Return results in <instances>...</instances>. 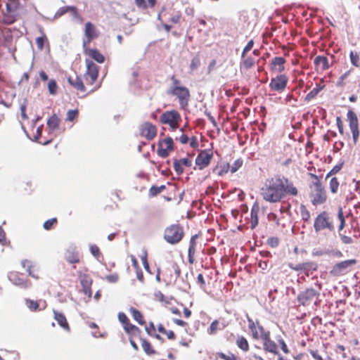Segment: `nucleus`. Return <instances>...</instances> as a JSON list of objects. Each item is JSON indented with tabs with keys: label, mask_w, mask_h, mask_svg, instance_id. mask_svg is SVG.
<instances>
[{
	"label": "nucleus",
	"mask_w": 360,
	"mask_h": 360,
	"mask_svg": "<svg viewBox=\"0 0 360 360\" xmlns=\"http://www.w3.org/2000/svg\"><path fill=\"white\" fill-rule=\"evenodd\" d=\"M264 200L276 203L281 202L287 195L296 196L297 188L287 178L274 176L266 180L261 188L260 193Z\"/></svg>",
	"instance_id": "f257e3e1"
},
{
	"label": "nucleus",
	"mask_w": 360,
	"mask_h": 360,
	"mask_svg": "<svg viewBox=\"0 0 360 360\" xmlns=\"http://www.w3.org/2000/svg\"><path fill=\"white\" fill-rule=\"evenodd\" d=\"M85 63L86 70L82 79L86 86L88 87L87 94L89 95L98 90L101 86V82H97L99 67L89 59H86Z\"/></svg>",
	"instance_id": "f03ea898"
},
{
	"label": "nucleus",
	"mask_w": 360,
	"mask_h": 360,
	"mask_svg": "<svg viewBox=\"0 0 360 360\" xmlns=\"http://www.w3.org/2000/svg\"><path fill=\"white\" fill-rule=\"evenodd\" d=\"M184 236V227L180 224H173L165 228L164 239L171 245L179 243Z\"/></svg>",
	"instance_id": "7ed1b4c3"
},
{
	"label": "nucleus",
	"mask_w": 360,
	"mask_h": 360,
	"mask_svg": "<svg viewBox=\"0 0 360 360\" xmlns=\"http://www.w3.org/2000/svg\"><path fill=\"white\" fill-rule=\"evenodd\" d=\"M159 121L162 124L169 125L171 130L175 131L180 126L181 117L176 110H167L160 115Z\"/></svg>",
	"instance_id": "20e7f679"
},
{
	"label": "nucleus",
	"mask_w": 360,
	"mask_h": 360,
	"mask_svg": "<svg viewBox=\"0 0 360 360\" xmlns=\"http://www.w3.org/2000/svg\"><path fill=\"white\" fill-rule=\"evenodd\" d=\"M161 271L162 279L167 285L174 283L181 275V269L175 262L169 264Z\"/></svg>",
	"instance_id": "39448f33"
},
{
	"label": "nucleus",
	"mask_w": 360,
	"mask_h": 360,
	"mask_svg": "<svg viewBox=\"0 0 360 360\" xmlns=\"http://www.w3.org/2000/svg\"><path fill=\"white\" fill-rule=\"evenodd\" d=\"M20 5L19 0H7L6 10L3 12L1 22L6 25H11L16 20V11Z\"/></svg>",
	"instance_id": "423d86ee"
},
{
	"label": "nucleus",
	"mask_w": 360,
	"mask_h": 360,
	"mask_svg": "<svg viewBox=\"0 0 360 360\" xmlns=\"http://www.w3.org/2000/svg\"><path fill=\"white\" fill-rule=\"evenodd\" d=\"M119 321L121 323L124 330L129 336H137L141 334V329L130 322L129 319L124 312H119L117 315Z\"/></svg>",
	"instance_id": "0eeeda50"
},
{
	"label": "nucleus",
	"mask_w": 360,
	"mask_h": 360,
	"mask_svg": "<svg viewBox=\"0 0 360 360\" xmlns=\"http://www.w3.org/2000/svg\"><path fill=\"white\" fill-rule=\"evenodd\" d=\"M169 93L178 98L179 105L182 108L188 106L191 94L187 87L170 88Z\"/></svg>",
	"instance_id": "6e6552de"
},
{
	"label": "nucleus",
	"mask_w": 360,
	"mask_h": 360,
	"mask_svg": "<svg viewBox=\"0 0 360 360\" xmlns=\"http://www.w3.org/2000/svg\"><path fill=\"white\" fill-rule=\"evenodd\" d=\"M288 77L285 75H278L271 79L269 87L271 91L281 94L286 89Z\"/></svg>",
	"instance_id": "1a4fd4ad"
},
{
	"label": "nucleus",
	"mask_w": 360,
	"mask_h": 360,
	"mask_svg": "<svg viewBox=\"0 0 360 360\" xmlns=\"http://www.w3.org/2000/svg\"><path fill=\"white\" fill-rule=\"evenodd\" d=\"M174 150V141L170 136H167L160 140L158 144V155L165 158L169 156V153Z\"/></svg>",
	"instance_id": "9d476101"
},
{
	"label": "nucleus",
	"mask_w": 360,
	"mask_h": 360,
	"mask_svg": "<svg viewBox=\"0 0 360 360\" xmlns=\"http://www.w3.org/2000/svg\"><path fill=\"white\" fill-rule=\"evenodd\" d=\"M356 264V260L350 259L335 264L330 271L334 276L343 275L349 272L352 267Z\"/></svg>",
	"instance_id": "9b49d317"
},
{
	"label": "nucleus",
	"mask_w": 360,
	"mask_h": 360,
	"mask_svg": "<svg viewBox=\"0 0 360 360\" xmlns=\"http://www.w3.org/2000/svg\"><path fill=\"white\" fill-rule=\"evenodd\" d=\"M213 158V152L210 149L201 150L195 158V165L199 170L207 167Z\"/></svg>",
	"instance_id": "f8f14e48"
},
{
	"label": "nucleus",
	"mask_w": 360,
	"mask_h": 360,
	"mask_svg": "<svg viewBox=\"0 0 360 360\" xmlns=\"http://www.w3.org/2000/svg\"><path fill=\"white\" fill-rule=\"evenodd\" d=\"M323 229H327L330 232L334 229L333 221L326 212H322L316 216V232Z\"/></svg>",
	"instance_id": "ddd939ff"
},
{
	"label": "nucleus",
	"mask_w": 360,
	"mask_h": 360,
	"mask_svg": "<svg viewBox=\"0 0 360 360\" xmlns=\"http://www.w3.org/2000/svg\"><path fill=\"white\" fill-rule=\"evenodd\" d=\"M248 328L251 331L252 337L255 340H262L264 338L269 331H266L264 330L263 326H262L259 321L255 322L252 319L248 318Z\"/></svg>",
	"instance_id": "4468645a"
},
{
	"label": "nucleus",
	"mask_w": 360,
	"mask_h": 360,
	"mask_svg": "<svg viewBox=\"0 0 360 360\" xmlns=\"http://www.w3.org/2000/svg\"><path fill=\"white\" fill-rule=\"evenodd\" d=\"M347 117L352 134V139L354 144H356L359 136L358 117L352 110H348Z\"/></svg>",
	"instance_id": "2eb2a0df"
},
{
	"label": "nucleus",
	"mask_w": 360,
	"mask_h": 360,
	"mask_svg": "<svg viewBox=\"0 0 360 360\" xmlns=\"http://www.w3.org/2000/svg\"><path fill=\"white\" fill-rule=\"evenodd\" d=\"M85 39L83 40V48H85L91 41L97 39L99 36V32L96 26L91 22H87L84 27Z\"/></svg>",
	"instance_id": "dca6fc26"
},
{
	"label": "nucleus",
	"mask_w": 360,
	"mask_h": 360,
	"mask_svg": "<svg viewBox=\"0 0 360 360\" xmlns=\"http://www.w3.org/2000/svg\"><path fill=\"white\" fill-rule=\"evenodd\" d=\"M157 127L153 124L146 122L140 125L139 134L147 140H153L157 135Z\"/></svg>",
	"instance_id": "f3484780"
},
{
	"label": "nucleus",
	"mask_w": 360,
	"mask_h": 360,
	"mask_svg": "<svg viewBox=\"0 0 360 360\" xmlns=\"http://www.w3.org/2000/svg\"><path fill=\"white\" fill-rule=\"evenodd\" d=\"M68 82L77 91L85 93L84 96L88 95V87L86 86L81 77L76 75L75 77H72L70 76L68 77Z\"/></svg>",
	"instance_id": "a211bd4d"
},
{
	"label": "nucleus",
	"mask_w": 360,
	"mask_h": 360,
	"mask_svg": "<svg viewBox=\"0 0 360 360\" xmlns=\"http://www.w3.org/2000/svg\"><path fill=\"white\" fill-rule=\"evenodd\" d=\"M199 238L198 234L191 236L189 241V247L188 250V261L191 264H193L195 262V253L197 251V240Z\"/></svg>",
	"instance_id": "6ab92c4d"
},
{
	"label": "nucleus",
	"mask_w": 360,
	"mask_h": 360,
	"mask_svg": "<svg viewBox=\"0 0 360 360\" xmlns=\"http://www.w3.org/2000/svg\"><path fill=\"white\" fill-rule=\"evenodd\" d=\"M191 165V160L187 158L174 160L173 162L174 169L178 174H181L184 172V167H190Z\"/></svg>",
	"instance_id": "aec40b11"
},
{
	"label": "nucleus",
	"mask_w": 360,
	"mask_h": 360,
	"mask_svg": "<svg viewBox=\"0 0 360 360\" xmlns=\"http://www.w3.org/2000/svg\"><path fill=\"white\" fill-rule=\"evenodd\" d=\"M261 340L263 342V348L266 352L273 354H278V347L275 342L271 339L270 333H269Z\"/></svg>",
	"instance_id": "412c9836"
},
{
	"label": "nucleus",
	"mask_w": 360,
	"mask_h": 360,
	"mask_svg": "<svg viewBox=\"0 0 360 360\" xmlns=\"http://www.w3.org/2000/svg\"><path fill=\"white\" fill-rule=\"evenodd\" d=\"M84 53L99 63H103L105 61L104 56L96 49H90L86 46L84 48Z\"/></svg>",
	"instance_id": "4be33fe9"
},
{
	"label": "nucleus",
	"mask_w": 360,
	"mask_h": 360,
	"mask_svg": "<svg viewBox=\"0 0 360 360\" xmlns=\"http://www.w3.org/2000/svg\"><path fill=\"white\" fill-rule=\"evenodd\" d=\"M53 312L54 319L57 321L58 324L65 331L70 332V326L64 314L56 310H53Z\"/></svg>",
	"instance_id": "5701e85b"
},
{
	"label": "nucleus",
	"mask_w": 360,
	"mask_h": 360,
	"mask_svg": "<svg viewBox=\"0 0 360 360\" xmlns=\"http://www.w3.org/2000/svg\"><path fill=\"white\" fill-rule=\"evenodd\" d=\"M285 60L283 57H274L270 63V69L273 72H281L285 70L284 63Z\"/></svg>",
	"instance_id": "b1692460"
},
{
	"label": "nucleus",
	"mask_w": 360,
	"mask_h": 360,
	"mask_svg": "<svg viewBox=\"0 0 360 360\" xmlns=\"http://www.w3.org/2000/svg\"><path fill=\"white\" fill-rule=\"evenodd\" d=\"M25 304L32 311L43 310L46 307V301H34L30 299L25 300Z\"/></svg>",
	"instance_id": "393cba45"
},
{
	"label": "nucleus",
	"mask_w": 360,
	"mask_h": 360,
	"mask_svg": "<svg viewBox=\"0 0 360 360\" xmlns=\"http://www.w3.org/2000/svg\"><path fill=\"white\" fill-rule=\"evenodd\" d=\"M176 140L179 141L181 144L189 143L190 146L194 149L199 146L198 139L195 136L189 138L188 135L182 134L179 138H176Z\"/></svg>",
	"instance_id": "a878e982"
},
{
	"label": "nucleus",
	"mask_w": 360,
	"mask_h": 360,
	"mask_svg": "<svg viewBox=\"0 0 360 360\" xmlns=\"http://www.w3.org/2000/svg\"><path fill=\"white\" fill-rule=\"evenodd\" d=\"M64 257L70 264H76L80 262V255L75 249H68L65 252Z\"/></svg>",
	"instance_id": "bb28decb"
},
{
	"label": "nucleus",
	"mask_w": 360,
	"mask_h": 360,
	"mask_svg": "<svg viewBox=\"0 0 360 360\" xmlns=\"http://www.w3.org/2000/svg\"><path fill=\"white\" fill-rule=\"evenodd\" d=\"M314 296L315 292L314 290H307L305 292L299 295L298 300L302 304L307 305L309 304Z\"/></svg>",
	"instance_id": "cd10ccee"
},
{
	"label": "nucleus",
	"mask_w": 360,
	"mask_h": 360,
	"mask_svg": "<svg viewBox=\"0 0 360 360\" xmlns=\"http://www.w3.org/2000/svg\"><path fill=\"white\" fill-rule=\"evenodd\" d=\"M129 311L132 318L141 326L146 325L144 316L142 313L133 307H130Z\"/></svg>",
	"instance_id": "c85d7f7f"
},
{
	"label": "nucleus",
	"mask_w": 360,
	"mask_h": 360,
	"mask_svg": "<svg viewBox=\"0 0 360 360\" xmlns=\"http://www.w3.org/2000/svg\"><path fill=\"white\" fill-rule=\"evenodd\" d=\"M230 169V165L227 162L220 163L216 165L213 169V173L221 176L228 173Z\"/></svg>",
	"instance_id": "c756f323"
},
{
	"label": "nucleus",
	"mask_w": 360,
	"mask_h": 360,
	"mask_svg": "<svg viewBox=\"0 0 360 360\" xmlns=\"http://www.w3.org/2000/svg\"><path fill=\"white\" fill-rule=\"evenodd\" d=\"M135 4L139 8H153L155 6L157 0H134Z\"/></svg>",
	"instance_id": "7c9ffc66"
},
{
	"label": "nucleus",
	"mask_w": 360,
	"mask_h": 360,
	"mask_svg": "<svg viewBox=\"0 0 360 360\" xmlns=\"http://www.w3.org/2000/svg\"><path fill=\"white\" fill-rule=\"evenodd\" d=\"M313 148V143L311 142H308L306 147L307 160H306L305 167L307 168L309 171H311V169L314 168L313 160H311V158L309 157V155L312 153Z\"/></svg>",
	"instance_id": "2f4dec72"
},
{
	"label": "nucleus",
	"mask_w": 360,
	"mask_h": 360,
	"mask_svg": "<svg viewBox=\"0 0 360 360\" xmlns=\"http://www.w3.org/2000/svg\"><path fill=\"white\" fill-rule=\"evenodd\" d=\"M145 326V330L146 333L152 337H155L157 340H163L162 338L158 333H156V328L153 322L150 321L148 324L143 325Z\"/></svg>",
	"instance_id": "473e14b6"
},
{
	"label": "nucleus",
	"mask_w": 360,
	"mask_h": 360,
	"mask_svg": "<svg viewBox=\"0 0 360 360\" xmlns=\"http://www.w3.org/2000/svg\"><path fill=\"white\" fill-rule=\"evenodd\" d=\"M326 200V193L323 191L321 184L318 182V176H316V205L324 202Z\"/></svg>",
	"instance_id": "72a5a7b5"
},
{
	"label": "nucleus",
	"mask_w": 360,
	"mask_h": 360,
	"mask_svg": "<svg viewBox=\"0 0 360 360\" xmlns=\"http://www.w3.org/2000/svg\"><path fill=\"white\" fill-rule=\"evenodd\" d=\"M22 265L25 268L27 269L29 276H30L36 279L39 278L38 271L37 269H35L34 266L32 265L31 262L26 260L23 262Z\"/></svg>",
	"instance_id": "f704fd0d"
},
{
	"label": "nucleus",
	"mask_w": 360,
	"mask_h": 360,
	"mask_svg": "<svg viewBox=\"0 0 360 360\" xmlns=\"http://www.w3.org/2000/svg\"><path fill=\"white\" fill-rule=\"evenodd\" d=\"M47 125L51 131H55L59 128L60 119L58 117L53 114L47 121Z\"/></svg>",
	"instance_id": "c9c22d12"
},
{
	"label": "nucleus",
	"mask_w": 360,
	"mask_h": 360,
	"mask_svg": "<svg viewBox=\"0 0 360 360\" xmlns=\"http://www.w3.org/2000/svg\"><path fill=\"white\" fill-rule=\"evenodd\" d=\"M259 207H253L251 210L250 212V227L252 229H255L259 221L258 219V213H259Z\"/></svg>",
	"instance_id": "e433bc0d"
},
{
	"label": "nucleus",
	"mask_w": 360,
	"mask_h": 360,
	"mask_svg": "<svg viewBox=\"0 0 360 360\" xmlns=\"http://www.w3.org/2000/svg\"><path fill=\"white\" fill-rule=\"evenodd\" d=\"M225 327H226V325L224 323H222L221 327H220L219 321L214 320L211 323V324L207 330V333L210 335H215L219 330H222Z\"/></svg>",
	"instance_id": "4c0bfd02"
},
{
	"label": "nucleus",
	"mask_w": 360,
	"mask_h": 360,
	"mask_svg": "<svg viewBox=\"0 0 360 360\" xmlns=\"http://www.w3.org/2000/svg\"><path fill=\"white\" fill-rule=\"evenodd\" d=\"M141 341L142 348L148 355H154L156 354L155 350L153 349L151 343L148 340L141 338Z\"/></svg>",
	"instance_id": "58836bf2"
},
{
	"label": "nucleus",
	"mask_w": 360,
	"mask_h": 360,
	"mask_svg": "<svg viewBox=\"0 0 360 360\" xmlns=\"http://www.w3.org/2000/svg\"><path fill=\"white\" fill-rule=\"evenodd\" d=\"M89 250L91 255L99 262L103 259V254L101 252L99 247L95 244L90 245Z\"/></svg>",
	"instance_id": "ea45409f"
},
{
	"label": "nucleus",
	"mask_w": 360,
	"mask_h": 360,
	"mask_svg": "<svg viewBox=\"0 0 360 360\" xmlns=\"http://www.w3.org/2000/svg\"><path fill=\"white\" fill-rule=\"evenodd\" d=\"M237 346L244 352H248L250 349L249 343L247 339L243 336H240L236 340Z\"/></svg>",
	"instance_id": "a19ab883"
},
{
	"label": "nucleus",
	"mask_w": 360,
	"mask_h": 360,
	"mask_svg": "<svg viewBox=\"0 0 360 360\" xmlns=\"http://www.w3.org/2000/svg\"><path fill=\"white\" fill-rule=\"evenodd\" d=\"M158 330L159 333L166 335L167 338L171 340L176 339V335L172 330H167L162 323L158 324Z\"/></svg>",
	"instance_id": "79ce46f5"
},
{
	"label": "nucleus",
	"mask_w": 360,
	"mask_h": 360,
	"mask_svg": "<svg viewBox=\"0 0 360 360\" xmlns=\"http://www.w3.org/2000/svg\"><path fill=\"white\" fill-rule=\"evenodd\" d=\"M316 67L321 65L323 70H326L329 68L328 59L324 56H316Z\"/></svg>",
	"instance_id": "37998d69"
},
{
	"label": "nucleus",
	"mask_w": 360,
	"mask_h": 360,
	"mask_svg": "<svg viewBox=\"0 0 360 360\" xmlns=\"http://www.w3.org/2000/svg\"><path fill=\"white\" fill-rule=\"evenodd\" d=\"M58 224V219L57 218H51L50 219L46 220L44 224L43 228L46 231H50L52 229H53L55 226H56Z\"/></svg>",
	"instance_id": "c03bdc74"
},
{
	"label": "nucleus",
	"mask_w": 360,
	"mask_h": 360,
	"mask_svg": "<svg viewBox=\"0 0 360 360\" xmlns=\"http://www.w3.org/2000/svg\"><path fill=\"white\" fill-rule=\"evenodd\" d=\"M166 188L165 185L160 186H153L149 189L148 194L150 197H155Z\"/></svg>",
	"instance_id": "a18cd8bd"
},
{
	"label": "nucleus",
	"mask_w": 360,
	"mask_h": 360,
	"mask_svg": "<svg viewBox=\"0 0 360 360\" xmlns=\"http://www.w3.org/2000/svg\"><path fill=\"white\" fill-rule=\"evenodd\" d=\"M268 219L269 221H274L277 226H285L284 223L282 221L283 217H278V214L276 213H270L268 215Z\"/></svg>",
	"instance_id": "49530a36"
},
{
	"label": "nucleus",
	"mask_w": 360,
	"mask_h": 360,
	"mask_svg": "<svg viewBox=\"0 0 360 360\" xmlns=\"http://www.w3.org/2000/svg\"><path fill=\"white\" fill-rule=\"evenodd\" d=\"M49 92L51 95H56L57 93L58 85L55 79H50L48 83Z\"/></svg>",
	"instance_id": "de8ad7c7"
},
{
	"label": "nucleus",
	"mask_w": 360,
	"mask_h": 360,
	"mask_svg": "<svg viewBox=\"0 0 360 360\" xmlns=\"http://www.w3.org/2000/svg\"><path fill=\"white\" fill-rule=\"evenodd\" d=\"M349 58L351 60V63L355 67H359V56L357 53L354 52L353 51H350Z\"/></svg>",
	"instance_id": "09e8293b"
},
{
	"label": "nucleus",
	"mask_w": 360,
	"mask_h": 360,
	"mask_svg": "<svg viewBox=\"0 0 360 360\" xmlns=\"http://www.w3.org/2000/svg\"><path fill=\"white\" fill-rule=\"evenodd\" d=\"M242 58H243L242 64H243V66L245 69H250L254 66L255 60L252 58H251V57L245 58L244 57Z\"/></svg>",
	"instance_id": "8fccbe9b"
},
{
	"label": "nucleus",
	"mask_w": 360,
	"mask_h": 360,
	"mask_svg": "<svg viewBox=\"0 0 360 360\" xmlns=\"http://www.w3.org/2000/svg\"><path fill=\"white\" fill-rule=\"evenodd\" d=\"M79 111L77 109L70 110L67 112V117L65 120L69 122L74 121L78 117Z\"/></svg>",
	"instance_id": "3c124183"
},
{
	"label": "nucleus",
	"mask_w": 360,
	"mask_h": 360,
	"mask_svg": "<svg viewBox=\"0 0 360 360\" xmlns=\"http://www.w3.org/2000/svg\"><path fill=\"white\" fill-rule=\"evenodd\" d=\"M243 164V161L241 158H239L234 161L233 165L230 166V170L231 173H234L239 169Z\"/></svg>",
	"instance_id": "603ef678"
},
{
	"label": "nucleus",
	"mask_w": 360,
	"mask_h": 360,
	"mask_svg": "<svg viewBox=\"0 0 360 360\" xmlns=\"http://www.w3.org/2000/svg\"><path fill=\"white\" fill-rule=\"evenodd\" d=\"M300 210L302 219L305 221H307L310 219V213L309 210L307 209L306 206L303 205L300 206Z\"/></svg>",
	"instance_id": "864d4df0"
},
{
	"label": "nucleus",
	"mask_w": 360,
	"mask_h": 360,
	"mask_svg": "<svg viewBox=\"0 0 360 360\" xmlns=\"http://www.w3.org/2000/svg\"><path fill=\"white\" fill-rule=\"evenodd\" d=\"M339 186V182L336 177H333L330 181V189L333 193H336Z\"/></svg>",
	"instance_id": "5fc2aeb1"
},
{
	"label": "nucleus",
	"mask_w": 360,
	"mask_h": 360,
	"mask_svg": "<svg viewBox=\"0 0 360 360\" xmlns=\"http://www.w3.org/2000/svg\"><path fill=\"white\" fill-rule=\"evenodd\" d=\"M200 65V60L198 56L192 58L190 64V70L191 72L197 70Z\"/></svg>",
	"instance_id": "6e6d98bb"
},
{
	"label": "nucleus",
	"mask_w": 360,
	"mask_h": 360,
	"mask_svg": "<svg viewBox=\"0 0 360 360\" xmlns=\"http://www.w3.org/2000/svg\"><path fill=\"white\" fill-rule=\"evenodd\" d=\"M45 40H46V37L44 33H42L41 37H39L36 39V44H37V48L39 50H42L44 49Z\"/></svg>",
	"instance_id": "4d7b16f0"
},
{
	"label": "nucleus",
	"mask_w": 360,
	"mask_h": 360,
	"mask_svg": "<svg viewBox=\"0 0 360 360\" xmlns=\"http://www.w3.org/2000/svg\"><path fill=\"white\" fill-rule=\"evenodd\" d=\"M280 243V240L277 237H271L267 239V245L271 248H276Z\"/></svg>",
	"instance_id": "13d9d810"
},
{
	"label": "nucleus",
	"mask_w": 360,
	"mask_h": 360,
	"mask_svg": "<svg viewBox=\"0 0 360 360\" xmlns=\"http://www.w3.org/2000/svg\"><path fill=\"white\" fill-rule=\"evenodd\" d=\"M219 358L224 360H238L236 356L233 354H231L230 355H226L224 353L219 352L217 354Z\"/></svg>",
	"instance_id": "bf43d9fd"
},
{
	"label": "nucleus",
	"mask_w": 360,
	"mask_h": 360,
	"mask_svg": "<svg viewBox=\"0 0 360 360\" xmlns=\"http://www.w3.org/2000/svg\"><path fill=\"white\" fill-rule=\"evenodd\" d=\"M18 276L17 273H11L9 276L10 280L13 281L16 285H23L24 281L20 278H17Z\"/></svg>",
	"instance_id": "052dcab7"
},
{
	"label": "nucleus",
	"mask_w": 360,
	"mask_h": 360,
	"mask_svg": "<svg viewBox=\"0 0 360 360\" xmlns=\"http://www.w3.org/2000/svg\"><path fill=\"white\" fill-rule=\"evenodd\" d=\"M253 45H254V41L252 39H251L250 41H248L247 45L243 49V53L241 55L242 58H244L245 56V54L252 49Z\"/></svg>",
	"instance_id": "680f3d73"
},
{
	"label": "nucleus",
	"mask_w": 360,
	"mask_h": 360,
	"mask_svg": "<svg viewBox=\"0 0 360 360\" xmlns=\"http://www.w3.org/2000/svg\"><path fill=\"white\" fill-rule=\"evenodd\" d=\"M141 259L142 261V263L143 264V266L145 268V269L150 272V266H149V264L148 262V259H147V253L146 252H144L141 256Z\"/></svg>",
	"instance_id": "e2e57ef3"
},
{
	"label": "nucleus",
	"mask_w": 360,
	"mask_h": 360,
	"mask_svg": "<svg viewBox=\"0 0 360 360\" xmlns=\"http://www.w3.org/2000/svg\"><path fill=\"white\" fill-rule=\"evenodd\" d=\"M91 283L92 281L86 275L84 276V277L81 278V284L82 288L91 285Z\"/></svg>",
	"instance_id": "0e129e2a"
},
{
	"label": "nucleus",
	"mask_w": 360,
	"mask_h": 360,
	"mask_svg": "<svg viewBox=\"0 0 360 360\" xmlns=\"http://www.w3.org/2000/svg\"><path fill=\"white\" fill-rule=\"evenodd\" d=\"M343 163H340L338 165H336L333 167V168L329 172V173L327 174V177L331 174H335L338 173L342 167Z\"/></svg>",
	"instance_id": "69168bd1"
},
{
	"label": "nucleus",
	"mask_w": 360,
	"mask_h": 360,
	"mask_svg": "<svg viewBox=\"0 0 360 360\" xmlns=\"http://www.w3.org/2000/svg\"><path fill=\"white\" fill-rule=\"evenodd\" d=\"M197 283L200 285L201 288H205V281L202 274H199L197 276Z\"/></svg>",
	"instance_id": "338daca9"
},
{
	"label": "nucleus",
	"mask_w": 360,
	"mask_h": 360,
	"mask_svg": "<svg viewBox=\"0 0 360 360\" xmlns=\"http://www.w3.org/2000/svg\"><path fill=\"white\" fill-rule=\"evenodd\" d=\"M135 271H136V275L137 279L140 282L143 283L144 281V276H143V271H142L141 267L136 269Z\"/></svg>",
	"instance_id": "774afa93"
}]
</instances>
